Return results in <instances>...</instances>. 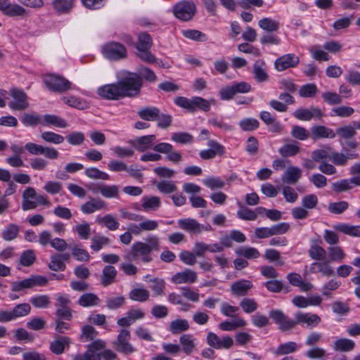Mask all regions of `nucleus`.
<instances>
[{
    "instance_id": "69168bd1",
    "label": "nucleus",
    "mask_w": 360,
    "mask_h": 360,
    "mask_svg": "<svg viewBox=\"0 0 360 360\" xmlns=\"http://www.w3.org/2000/svg\"><path fill=\"white\" fill-rule=\"evenodd\" d=\"M110 243V239L105 236H96L91 238V248L94 251H99L103 246Z\"/></svg>"
},
{
    "instance_id": "e2e57ef3",
    "label": "nucleus",
    "mask_w": 360,
    "mask_h": 360,
    "mask_svg": "<svg viewBox=\"0 0 360 360\" xmlns=\"http://www.w3.org/2000/svg\"><path fill=\"white\" fill-rule=\"evenodd\" d=\"M172 140L179 143L186 144L191 143L193 137L191 134L187 132H176L172 134Z\"/></svg>"
},
{
    "instance_id": "338daca9",
    "label": "nucleus",
    "mask_w": 360,
    "mask_h": 360,
    "mask_svg": "<svg viewBox=\"0 0 360 360\" xmlns=\"http://www.w3.org/2000/svg\"><path fill=\"white\" fill-rule=\"evenodd\" d=\"M240 306L244 312L250 314L255 311L257 309V304L253 300L250 298H244L240 302Z\"/></svg>"
},
{
    "instance_id": "de8ad7c7",
    "label": "nucleus",
    "mask_w": 360,
    "mask_h": 360,
    "mask_svg": "<svg viewBox=\"0 0 360 360\" xmlns=\"http://www.w3.org/2000/svg\"><path fill=\"white\" fill-rule=\"evenodd\" d=\"M99 192L103 197L107 198H118L120 195L119 187L116 185H103V186L99 188Z\"/></svg>"
},
{
    "instance_id": "37998d69",
    "label": "nucleus",
    "mask_w": 360,
    "mask_h": 360,
    "mask_svg": "<svg viewBox=\"0 0 360 360\" xmlns=\"http://www.w3.org/2000/svg\"><path fill=\"white\" fill-rule=\"evenodd\" d=\"M328 251L330 262H341L346 257L345 252L340 246L330 247Z\"/></svg>"
},
{
    "instance_id": "bb28decb",
    "label": "nucleus",
    "mask_w": 360,
    "mask_h": 360,
    "mask_svg": "<svg viewBox=\"0 0 360 360\" xmlns=\"http://www.w3.org/2000/svg\"><path fill=\"white\" fill-rule=\"evenodd\" d=\"M106 203L101 199L91 198V200L81 206V210L84 214H91L96 210L105 208Z\"/></svg>"
},
{
    "instance_id": "49530a36",
    "label": "nucleus",
    "mask_w": 360,
    "mask_h": 360,
    "mask_svg": "<svg viewBox=\"0 0 360 360\" xmlns=\"http://www.w3.org/2000/svg\"><path fill=\"white\" fill-rule=\"evenodd\" d=\"M246 321L242 319H238L235 321H223L219 324V328L224 331H231L238 328L245 327Z\"/></svg>"
},
{
    "instance_id": "b1692460",
    "label": "nucleus",
    "mask_w": 360,
    "mask_h": 360,
    "mask_svg": "<svg viewBox=\"0 0 360 360\" xmlns=\"http://www.w3.org/2000/svg\"><path fill=\"white\" fill-rule=\"evenodd\" d=\"M70 344V339L66 336H59L50 344L51 351L57 355L64 352L65 348L68 347Z\"/></svg>"
},
{
    "instance_id": "423d86ee",
    "label": "nucleus",
    "mask_w": 360,
    "mask_h": 360,
    "mask_svg": "<svg viewBox=\"0 0 360 360\" xmlns=\"http://www.w3.org/2000/svg\"><path fill=\"white\" fill-rule=\"evenodd\" d=\"M48 283V279L42 276L34 275L30 278L20 281L11 283V290L13 292H18L25 289L32 288L36 286H45Z\"/></svg>"
},
{
    "instance_id": "9d476101",
    "label": "nucleus",
    "mask_w": 360,
    "mask_h": 360,
    "mask_svg": "<svg viewBox=\"0 0 360 360\" xmlns=\"http://www.w3.org/2000/svg\"><path fill=\"white\" fill-rule=\"evenodd\" d=\"M300 63V58L294 53H288L278 58L274 62L275 69L283 72L289 68H296Z\"/></svg>"
},
{
    "instance_id": "f03ea898",
    "label": "nucleus",
    "mask_w": 360,
    "mask_h": 360,
    "mask_svg": "<svg viewBox=\"0 0 360 360\" xmlns=\"http://www.w3.org/2000/svg\"><path fill=\"white\" fill-rule=\"evenodd\" d=\"M117 82L123 98L138 96L143 86V80L136 72H124Z\"/></svg>"
},
{
    "instance_id": "7ed1b4c3",
    "label": "nucleus",
    "mask_w": 360,
    "mask_h": 360,
    "mask_svg": "<svg viewBox=\"0 0 360 360\" xmlns=\"http://www.w3.org/2000/svg\"><path fill=\"white\" fill-rule=\"evenodd\" d=\"M176 105L186 109L190 112H195L197 109L207 112L210 109V103L201 97H193L191 99L183 96H178L174 99Z\"/></svg>"
},
{
    "instance_id": "3c124183",
    "label": "nucleus",
    "mask_w": 360,
    "mask_h": 360,
    "mask_svg": "<svg viewBox=\"0 0 360 360\" xmlns=\"http://www.w3.org/2000/svg\"><path fill=\"white\" fill-rule=\"evenodd\" d=\"M41 138L47 143L60 144L64 141V137L53 131H44L41 133Z\"/></svg>"
},
{
    "instance_id": "9b49d317",
    "label": "nucleus",
    "mask_w": 360,
    "mask_h": 360,
    "mask_svg": "<svg viewBox=\"0 0 360 360\" xmlns=\"http://www.w3.org/2000/svg\"><path fill=\"white\" fill-rule=\"evenodd\" d=\"M0 11L9 17H24L27 10L17 4H11L9 0H0Z\"/></svg>"
},
{
    "instance_id": "1a4fd4ad",
    "label": "nucleus",
    "mask_w": 360,
    "mask_h": 360,
    "mask_svg": "<svg viewBox=\"0 0 360 360\" xmlns=\"http://www.w3.org/2000/svg\"><path fill=\"white\" fill-rule=\"evenodd\" d=\"M56 318H60L67 321H70L72 318V309L70 307L71 302L70 300L67 296L59 295L56 299Z\"/></svg>"
},
{
    "instance_id": "0eeeda50",
    "label": "nucleus",
    "mask_w": 360,
    "mask_h": 360,
    "mask_svg": "<svg viewBox=\"0 0 360 360\" xmlns=\"http://www.w3.org/2000/svg\"><path fill=\"white\" fill-rule=\"evenodd\" d=\"M195 4L186 1L176 4L173 8L174 15L183 21L190 20L195 15Z\"/></svg>"
},
{
    "instance_id": "4c0bfd02",
    "label": "nucleus",
    "mask_w": 360,
    "mask_h": 360,
    "mask_svg": "<svg viewBox=\"0 0 360 360\" xmlns=\"http://www.w3.org/2000/svg\"><path fill=\"white\" fill-rule=\"evenodd\" d=\"M300 151L298 143H287L281 147L278 150L279 153L283 158H288L296 155Z\"/></svg>"
},
{
    "instance_id": "09e8293b",
    "label": "nucleus",
    "mask_w": 360,
    "mask_h": 360,
    "mask_svg": "<svg viewBox=\"0 0 360 360\" xmlns=\"http://www.w3.org/2000/svg\"><path fill=\"white\" fill-rule=\"evenodd\" d=\"M236 253L248 259H257L260 256L259 252L256 248L251 247H241L236 250Z\"/></svg>"
},
{
    "instance_id": "cd10ccee",
    "label": "nucleus",
    "mask_w": 360,
    "mask_h": 360,
    "mask_svg": "<svg viewBox=\"0 0 360 360\" xmlns=\"http://www.w3.org/2000/svg\"><path fill=\"white\" fill-rule=\"evenodd\" d=\"M117 273V270L114 266L110 265L105 266L102 271L101 284L106 287L114 283Z\"/></svg>"
},
{
    "instance_id": "aec40b11",
    "label": "nucleus",
    "mask_w": 360,
    "mask_h": 360,
    "mask_svg": "<svg viewBox=\"0 0 360 360\" xmlns=\"http://www.w3.org/2000/svg\"><path fill=\"white\" fill-rule=\"evenodd\" d=\"M302 176V170L297 167L290 166L283 173L281 180L283 184L295 185Z\"/></svg>"
},
{
    "instance_id": "5fc2aeb1",
    "label": "nucleus",
    "mask_w": 360,
    "mask_h": 360,
    "mask_svg": "<svg viewBox=\"0 0 360 360\" xmlns=\"http://www.w3.org/2000/svg\"><path fill=\"white\" fill-rule=\"evenodd\" d=\"M138 75L141 76V79L143 81V79L153 82H155L157 79V77L155 74V72L150 68L145 67V66H140L138 68Z\"/></svg>"
},
{
    "instance_id": "5701e85b",
    "label": "nucleus",
    "mask_w": 360,
    "mask_h": 360,
    "mask_svg": "<svg viewBox=\"0 0 360 360\" xmlns=\"http://www.w3.org/2000/svg\"><path fill=\"white\" fill-rule=\"evenodd\" d=\"M359 158V154L356 153H342L334 152L330 157V160L333 163L338 166H345L347 164L348 160H354Z\"/></svg>"
},
{
    "instance_id": "7c9ffc66",
    "label": "nucleus",
    "mask_w": 360,
    "mask_h": 360,
    "mask_svg": "<svg viewBox=\"0 0 360 360\" xmlns=\"http://www.w3.org/2000/svg\"><path fill=\"white\" fill-rule=\"evenodd\" d=\"M355 343L347 338H340L334 342L333 349L338 352H347L353 350Z\"/></svg>"
},
{
    "instance_id": "412c9836",
    "label": "nucleus",
    "mask_w": 360,
    "mask_h": 360,
    "mask_svg": "<svg viewBox=\"0 0 360 360\" xmlns=\"http://www.w3.org/2000/svg\"><path fill=\"white\" fill-rule=\"evenodd\" d=\"M178 224L181 229L195 234L200 233L203 229V226L195 219L190 218L179 219Z\"/></svg>"
},
{
    "instance_id": "864d4df0",
    "label": "nucleus",
    "mask_w": 360,
    "mask_h": 360,
    "mask_svg": "<svg viewBox=\"0 0 360 360\" xmlns=\"http://www.w3.org/2000/svg\"><path fill=\"white\" fill-rule=\"evenodd\" d=\"M19 226L15 224H9L2 233V237L5 240L10 241L15 239L19 233Z\"/></svg>"
},
{
    "instance_id": "8fccbe9b",
    "label": "nucleus",
    "mask_w": 360,
    "mask_h": 360,
    "mask_svg": "<svg viewBox=\"0 0 360 360\" xmlns=\"http://www.w3.org/2000/svg\"><path fill=\"white\" fill-rule=\"evenodd\" d=\"M36 261V255L33 250H27L22 252L19 262L23 266H30Z\"/></svg>"
},
{
    "instance_id": "dca6fc26",
    "label": "nucleus",
    "mask_w": 360,
    "mask_h": 360,
    "mask_svg": "<svg viewBox=\"0 0 360 360\" xmlns=\"http://www.w3.org/2000/svg\"><path fill=\"white\" fill-rule=\"evenodd\" d=\"M130 333L128 330L122 329L117 336V341L114 343L117 350L124 354H130L134 351L132 345L129 342Z\"/></svg>"
},
{
    "instance_id": "774afa93",
    "label": "nucleus",
    "mask_w": 360,
    "mask_h": 360,
    "mask_svg": "<svg viewBox=\"0 0 360 360\" xmlns=\"http://www.w3.org/2000/svg\"><path fill=\"white\" fill-rule=\"evenodd\" d=\"M73 360H101V356L98 354L94 352V349H88L83 354H76Z\"/></svg>"
},
{
    "instance_id": "0e129e2a",
    "label": "nucleus",
    "mask_w": 360,
    "mask_h": 360,
    "mask_svg": "<svg viewBox=\"0 0 360 360\" xmlns=\"http://www.w3.org/2000/svg\"><path fill=\"white\" fill-rule=\"evenodd\" d=\"M136 56L147 63H154L157 60L156 57L150 51V49H138Z\"/></svg>"
},
{
    "instance_id": "473e14b6",
    "label": "nucleus",
    "mask_w": 360,
    "mask_h": 360,
    "mask_svg": "<svg viewBox=\"0 0 360 360\" xmlns=\"http://www.w3.org/2000/svg\"><path fill=\"white\" fill-rule=\"evenodd\" d=\"M329 260L323 262H314L311 264L310 271L312 273H315V267L317 266L318 271L321 273L323 276H333L335 275V271L332 266L329 264Z\"/></svg>"
},
{
    "instance_id": "ddd939ff",
    "label": "nucleus",
    "mask_w": 360,
    "mask_h": 360,
    "mask_svg": "<svg viewBox=\"0 0 360 360\" xmlns=\"http://www.w3.org/2000/svg\"><path fill=\"white\" fill-rule=\"evenodd\" d=\"M207 343L216 349H229L233 345V340L230 336H224L221 339L214 333L209 332Z\"/></svg>"
},
{
    "instance_id": "6ab92c4d",
    "label": "nucleus",
    "mask_w": 360,
    "mask_h": 360,
    "mask_svg": "<svg viewBox=\"0 0 360 360\" xmlns=\"http://www.w3.org/2000/svg\"><path fill=\"white\" fill-rule=\"evenodd\" d=\"M197 278L196 272L191 269H186L174 274L172 278V281L175 284L193 283L197 281Z\"/></svg>"
},
{
    "instance_id": "39448f33",
    "label": "nucleus",
    "mask_w": 360,
    "mask_h": 360,
    "mask_svg": "<svg viewBox=\"0 0 360 360\" xmlns=\"http://www.w3.org/2000/svg\"><path fill=\"white\" fill-rule=\"evenodd\" d=\"M44 82L46 87L54 92L63 93L71 89L72 83L63 77L49 74L44 77Z\"/></svg>"
},
{
    "instance_id": "c9c22d12",
    "label": "nucleus",
    "mask_w": 360,
    "mask_h": 360,
    "mask_svg": "<svg viewBox=\"0 0 360 360\" xmlns=\"http://www.w3.org/2000/svg\"><path fill=\"white\" fill-rule=\"evenodd\" d=\"M160 199L158 196H144L141 206L145 211L156 210L160 207Z\"/></svg>"
},
{
    "instance_id": "f8f14e48",
    "label": "nucleus",
    "mask_w": 360,
    "mask_h": 360,
    "mask_svg": "<svg viewBox=\"0 0 360 360\" xmlns=\"http://www.w3.org/2000/svg\"><path fill=\"white\" fill-rule=\"evenodd\" d=\"M269 317L273 319L276 324L279 326V328L282 331L289 330L295 328L294 320L290 319L279 309L270 311Z\"/></svg>"
},
{
    "instance_id": "4be33fe9",
    "label": "nucleus",
    "mask_w": 360,
    "mask_h": 360,
    "mask_svg": "<svg viewBox=\"0 0 360 360\" xmlns=\"http://www.w3.org/2000/svg\"><path fill=\"white\" fill-rule=\"evenodd\" d=\"M266 63L263 60H257L252 67L254 78L258 82H264L269 79V75L265 69Z\"/></svg>"
},
{
    "instance_id": "2f4dec72",
    "label": "nucleus",
    "mask_w": 360,
    "mask_h": 360,
    "mask_svg": "<svg viewBox=\"0 0 360 360\" xmlns=\"http://www.w3.org/2000/svg\"><path fill=\"white\" fill-rule=\"evenodd\" d=\"M42 125H52L56 127L66 128L68 123L60 117L47 114L44 116Z\"/></svg>"
},
{
    "instance_id": "58836bf2",
    "label": "nucleus",
    "mask_w": 360,
    "mask_h": 360,
    "mask_svg": "<svg viewBox=\"0 0 360 360\" xmlns=\"http://www.w3.org/2000/svg\"><path fill=\"white\" fill-rule=\"evenodd\" d=\"M153 46V39L150 35L144 32L138 35V41L135 44L136 50L138 49H150Z\"/></svg>"
},
{
    "instance_id": "f3484780",
    "label": "nucleus",
    "mask_w": 360,
    "mask_h": 360,
    "mask_svg": "<svg viewBox=\"0 0 360 360\" xmlns=\"http://www.w3.org/2000/svg\"><path fill=\"white\" fill-rule=\"evenodd\" d=\"M156 136L154 134L143 136L133 140H129V143L139 152H144L150 149Z\"/></svg>"
},
{
    "instance_id": "4d7b16f0",
    "label": "nucleus",
    "mask_w": 360,
    "mask_h": 360,
    "mask_svg": "<svg viewBox=\"0 0 360 360\" xmlns=\"http://www.w3.org/2000/svg\"><path fill=\"white\" fill-rule=\"evenodd\" d=\"M156 187L162 193L169 194L176 191L177 187L172 181H161L157 183Z\"/></svg>"
},
{
    "instance_id": "a19ab883",
    "label": "nucleus",
    "mask_w": 360,
    "mask_h": 360,
    "mask_svg": "<svg viewBox=\"0 0 360 360\" xmlns=\"http://www.w3.org/2000/svg\"><path fill=\"white\" fill-rule=\"evenodd\" d=\"M189 323L186 319H176L169 324V330L172 334H178L189 329Z\"/></svg>"
},
{
    "instance_id": "4468645a",
    "label": "nucleus",
    "mask_w": 360,
    "mask_h": 360,
    "mask_svg": "<svg viewBox=\"0 0 360 360\" xmlns=\"http://www.w3.org/2000/svg\"><path fill=\"white\" fill-rule=\"evenodd\" d=\"M98 95L108 100H119L123 98L118 82L106 84L98 89Z\"/></svg>"
},
{
    "instance_id": "052dcab7",
    "label": "nucleus",
    "mask_w": 360,
    "mask_h": 360,
    "mask_svg": "<svg viewBox=\"0 0 360 360\" xmlns=\"http://www.w3.org/2000/svg\"><path fill=\"white\" fill-rule=\"evenodd\" d=\"M150 282L153 283V285L150 286V288L155 295L160 296L164 295L165 282L163 279L155 278L150 280Z\"/></svg>"
},
{
    "instance_id": "f704fd0d",
    "label": "nucleus",
    "mask_w": 360,
    "mask_h": 360,
    "mask_svg": "<svg viewBox=\"0 0 360 360\" xmlns=\"http://www.w3.org/2000/svg\"><path fill=\"white\" fill-rule=\"evenodd\" d=\"M149 297V291L143 288H134L129 293V297L136 302H146L148 300Z\"/></svg>"
},
{
    "instance_id": "2eb2a0df",
    "label": "nucleus",
    "mask_w": 360,
    "mask_h": 360,
    "mask_svg": "<svg viewBox=\"0 0 360 360\" xmlns=\"http://www.w3.org/2000/svg\"><path fill=\"white\" fill-rule=\"evenodd\" d=\"M293 115L297 120L309 121L313 118L321 120L323 116V113L321 109L316 107H311L309 109L299 108L293 112Z\"/></svg>"
},
{
    "instance_id": "e433bc0d",
    "label": "nucleus",
    "mask_w": 360,
    "mask_h": 360,
    "mask_svg": "<svg viewBox=\"0 0 360 360\" xmlns=\"http://www.w3.org/2000/svg\"><path fill=\"white\" fill-rule=\"evenodd\" d=\"M100 302L98 297L94 293L87 292L80 296L78 304L84 307L98 305Z\"/></svg>"
},
{
    "instance_id": "13d9d810",
    "label": "nucleus",
    "mask_w": 360,
    "mask_h": 360,
    "mask_svg": "<svg viewBox=\"0 0 360 360\" xmlns=\"http://www.w3.org/2000/svg\"><path fill=\"white\" fill-rule=\"evenodd\" d=\"M49 268L53 271H64L66 268V265L62 260L58 257L57 254H54L51 257V261L48 265Z\"/></svg>"
},
{
    "instance_id": "bf43d9fd",
    "label": "nucleus",
    "mask_w": 360,
    "mask_h": 360,
    "mask_svg": "<svg viewBox=\"0 0 360 360\" xmlns=\"http://www.w3.org/2000/svg\"><path fill=\"white\" fill-rule=\"evenodd\" d=\"M85 174L88 177L94 179L108 180L110 179V176L107 173L101 172L95 167L86 169Z\"/></svg>"
},
{
    "instance_id": "393cba45",
    "label": "nucleus",
    "mask_w": 360,
    "mask_h": 360,
    "mask_svg": "<svg viewBox=\"0 0 360 360\" xmlns=\"http://www.w3.org/2000/svg\"><path fill=\"white\" fill-rule=\"evenodd\" d=\"M311 136L314 140L323 138L333 139L335 134L333 131L325 126L316 125L311 128Z\"/></svg>"
},
{
    "instance_id": "79ce46f5",
    "label": "nucleus",
    "mask_w": 360,
    "mask_h": 360,
    "mask_svg": "<svg viewBox=\"0 0 360 360\" xmlns=\"http://www.w3.org/2000/svg\"><path fill=\"white\" fill-rule=\"evenodd\" d=\"M52 4L56 12L67 13L73 7V0H53Z\"/></svg>"
},
{
    "instance_id": "ea45409f",
    "label": "nucleus",
    "mask_w": 360,
    "mask_h": 360,
    "mask_svg": "<svg viewBox=\"0 0 360 360\" xmlns=\"http://www.w3.org/2000/svg\"><path fill=\"white\" fill-rule=\"evenodd\" d=\"M179 342L182 345V350L186 355H190L194 350L195 345L190 334H184L179 338Z\"/></svg>"
},
{
    "instance_id": "6e6552de",
    "label": "nucleus",
    "mask_w": 360,
    "mask_h": 360,
    "mask_svg": "<svg viewBox=\"0 0 360 360\" xmlns=\"http://www.w3.org/2000/svg\"><path fill=\"white\" fill-rule=\"evenodd\" d=\"M10 94L13 101L8 103V106L13 110L22 111L28 108L27 95L21 89L12 88Z\"/></svg>"
},
{
    "instance_id": "a18cd8bd",
    "label": "nucleus",
    "mask_w": 360,
    "mask_h": 360,
    "mask_svg": "<svg viewBox=\"0 0 360 360\" xmlns=\"http://www.w3.org/2000/svg\"><path fill=\"white\" fill-rule=\"evenodd\" d=\"M309 255L312 259L323 261L326 259V251L317 244H312L309 250Z\"/></svg>"
},
{
    "instance_id": "680f3d73",
    "label": "nucleus",
    "mask_w": 360,
    "mask_h": 360,
    "mask_svg": "<svg viewBox=\"0 0 360 360\" xmlns=\"http://www.w3.org/2000/svg\"><path fill=\"white\" fill-rule=\"evenodd\" d=\"M31 304L37 308H45L50 304V298L48 295H38L30 299Z\"/></svg>"
},
{
    "instance_id": "603ef678",
    "label": "nucleus",
    "mask_w": 360,
    "mask_h": 360,
    "mask_svg": "<svg viewBox=\"0 0 360 360\" xmlns=\"http://www.w3.org/2000/svg\"><path fill=\"white\" fill-rule=\"evenodd\" d=\"M21 121L25 125L32 127L43 123L41 116L36 114L25 113L21 118Z\"/></svg>"
},
{
    "instance_id": "a878e982",
    "label": "nucleus",
    "mask_w": 360,
    "mask_h": 360,
    "mask_svg": "<svg viewBox=\"0 0 360 360\" xmlns=\"http://www.w3.org/2000/svg\"><path fill=\"white\" fill-rule=\"evenodd\" d=\"M252 288V284L250 281L240 280L234 282L231 287V290L233 295L237 296H244Z\"/></svg>"
},
{
    "instance_id": "c03bdc74",
    "label": "nucleus",
    "mask_w": 360,
    "mask_h": 360,
    "mask_svg": "<svg viewBox=\"0 0 360 360\" xmlns=\"http://www.w3.org/2000/svg\"><path fill=\"white\" fill-rule=\"evenodd\" d=\"M258 24L260 28L269 32L277 31L280 26L279 22L270 18L261 19Z\"/></svg>"
},
{
    "instance_id": "72a5a7b5",
    "label": "nucleus",
    "mask_w": 360,
    "mask_h": 360,
    "mask_svg": "<svg viewBox=\"0 0 360 360\" xmlns=\"http://www.w3.org/2000/svg\"><path fill=\"white\" fill-rule=\"evenodd\" d=\"M298 345L295 342H288L281 344L274 350V354L276 356L287 355L294 353L297 350Z\"/></svg>"
},
{
    "instance_id": "c85d7f7f",
    "label": "nucleus",
    "mask_w": 360,
    "mask_h": 360,
    "mask_svg": "<svg viewBox=\"0 0 360 360\" xmlns=\"http://www.w3.org/2000/svg\"><path fill=\"white\" fill-rule=\"evenodd\" d=\"M160 110L157 107H146L138 111V115L146 121L158 120Z\"/></svg>"
},
{
    "instance_id": "c756f323",
    "label": "nucleus",
    "mask_w": 360,
    "mask_h": 360,
    "mask_svg": "<svg viewBox=\"0 0 360 360\" xmlns=\"http://www.w3.org/2000/svg\"><path fill=\"white\" fill-rule=\"evenodd\" d=\"M337 231L353 237H360V226H353L347 224H338L333 226Z\"/></svg>"
},
{
    "instance_id": "6e6d98bb",
    "label": "nucleus",
    "mask_w": 360,
    "mask_h": 360,
    "mask_svg": "<svg viewBox=\"0 0 360 360\" xmlns=\"http://www.w3.org/2000/svg\"><path fill=\"white\" fill-rule=\"evenodd\" d=\"M317 91V87L314 84H307L300 87L299 94L303 98H311L314 97Z\"/></svg>"
},
{
    "instance_id": "a211bd4d",
    "label": "nucleus",
    "mask_w": 360,
    "mask_h": 360,
    "mask_svg": "<svg viewBox=\"0 0 360 360\" xmlns=\"http://www.w3.org/2000/svg\"><path fill=\"white\" fill-rule=\"evenodd\" d=\"M321 321V317L315 314L297 312L295 315V327L297 324L306 323L307 327L317 326Z\"/></svg>"
},
{
    "instance_id": "f257e3e1",
    "label": "nucleus",
    "mask_w": 360,
    "mask_h": 360,
    "mask_svg": "<svg viewBox=\"0 0 360 360\" xmlns=\"http://www.w3.org/2000/svg\"><path fill=\"white\" fill-rule=\"evenodd\" d=\"M160 250V239L155 236H150L145 239L144 242L134 243L130 250L124 255L128 262L141 261L148 263L153 261L151 253L153 251Z\"/></svg>"
},
{
    "instance_id": "20e7f679",
    "label": "nucleus",
    "mask_w": 360,
    "mask_h": 360,
    "mask_svg": "<svg viewBox=\"0 0 360 360\" xmlns=\"http://www.w3.org/2000/svg\"><path fill=\"white\" fill-rule=\"evenodd\" d=\"M101 52L110 60H119L127 58V51L121 43L110 41L102 46Z\"/></svg>"
}]
</instances>
